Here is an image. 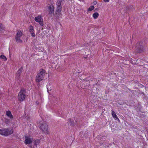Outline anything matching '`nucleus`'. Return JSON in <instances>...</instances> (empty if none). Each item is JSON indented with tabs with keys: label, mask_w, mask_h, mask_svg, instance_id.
<instances>
[{
	"label": "nucleus",
	"mask_w": 148,
	"mask_h": 148,
	"mask_svg": "<svg viewBox=\"0 0 148 148\" xmlns=\"http://www.w3.org/2000/svg\"><path fill=\"white\" fill-rule=\"evenodd\" d=\"M30 148H33V147H32V146H30Z\"/></svg>",
	"instance_id": "26"
},
{
	"label": "nucleus",
	"mask_w": 148,
	"mask_h": 148,
	"mask_svg": "<svg viewBox=\"0 0 148 148\" xmlns=\"http://www.w3.org/2000/svg\"><path fill=\"white\" fill-rule=\"evenodd\" d=\"M25 143L26 144H29L32 143V139L27 136H25Z\"/></svg>",
	"instance_id": "10"
},
{
	"label": "nucleus",
	"mask_w": 148,
	"mask_h": 148,
	"mask_svg": "<svg viewBox=\"0 0 148 148\" xmlns=\"http://www.w3.org/2000/svg\"><path fill=\"white\" fill-rule=\"evenodd\" d=\"M49 14L51 15V16L57 18L59 16V14L56 11L54 13V7L53 5H50L48 7Z\"/></svg>",
	"instance_id": "3"
},
{
	"label": "nucleus",
	"mask_w": 148,
	"mask_h": 148,
	"mask_svg": "<svg viewBox=\"0 0 148 148\" xmlns=\"http://www.w3.org/2000/svg\"><path fill=\"white\" fill-rule=\"evenodd\" d=\"M62 0H58L56 3V12L57 13L59 14V16L60 14V13L61 12L62 10V6L61 4Z\"/></svg>",
	"instance_id": "6"
},
{
	"label": "nucleus",
	"mask_w": 148,
	"mask_h": 148,
	"mask_svg": "<svg viewBox=\"0 0 148 148\" xmlns=\"http://www.w3.org/2000/svg\"><path fill=\"white\" fill-rule=\"evenodd\" d=\"M39 127L41 130L46 134L49 133L48 125L42 121H41L38 123Z\"/></svg>",
	"instance_id": "1"
},
{
	"label": "nucleus",
	"mask_w": 148,
	"mask_h": 148,
	"mask_svg": "<svg viewBox=\"0 0 148 148\" xmlns=\"http://www.w3.org/2000/svg\"><path fill=\"white\" fill-rule=\"evenodd\" d=\"M103 1L105 2H108L109 1V0H103Z\"/></svg>",
	"instance_id": "24"
},
{
	"label": "nucleus",
	"mask_w": 148,
	"mask_h": 148,
	"mask_svg": "<svg viewBox=\"0 0 148 148\" xmlns=\"http://www.w3.org/2000/svg\"><path fill=\"white\" fill-rule=\"evenodd\" d=\"M144 67L146 68H147V67H148V65L147 64H144Z\"/></svg>",
	"instance_id": "23"
},
{
	"label": "nucleus",
	"mask_w": 148,
	"mask_h": 148,
	"mask_svg": "<svg viewBox=\"0 0 148 148\" xmlns=\"http://www.w3.org/2000/svg\"><path fill=\"white\" fill-rule=\"evenodd\" d=\"M31 35L33 37H34L35 36V34L33 32H30Z\"/></svg>",
	"instance_id": "22"
},
{
	"label": "nucleus",
	"mask_w": 148,
	"mask_h": 148,
	"mask_svg": "<svg viewBox=\"0 0 148 148\" xmlns=\"http://www.w3.org/2000/svg\"><path fill=\"white\" fill-rule=\"evenodd\" d=\"M40 142V140L39 139H37L34 142V144L36 145H38Z\"/></svg>",
	"instance_id": "18"
},
{
	"label": "nucleus",
	"mask_w": 148,
	"mask_h": 148,
	"mask_svg": "<svg viewBox=\"0 0 148 148\" xmlns=\"http://www.w3.org/2000/svg\"><path fill=\"white\" fill-rule=\"evenodd\" d=\"M141 42L137 43L136 44V47L138 49L137 52L138 53L141 52L143 50V46Z\"/></svg>",
	"instance_id": "8"
},
{
	"label": "nucleus",
	"mask_w": 148,
	"mask_h": 148,
	"mask_svg": "<svg viewBox=\"0 0 148 148\" xmlns=\"http://www.w3.org/2000/svg\"><path fill=\"white\" fill-rule=\"evenodd\" d=\"M6 115L10 119H12L13 118V116L11 114V113L10 111H7L6 112Z\"/></svg>",
	"instance_id": "13"
},
{
	"label": "nucleus",
	"mask_w": 148,
	"mask_h": 148,
	"mask_svg": "<svg viewBox=\"0 0 148 148\" xmlns=\"http://www.w3.org/2000/svg\"><path fill=\"white\" fill-rule=\"evenodd\" d=\"M29 32H33V31H34L33 27L32 26H31L29 28Z\"/></svg>",
	"instance_id": "17"
},
{
	"label": "nucleus",
	"mask_w": 148,
	"mask_h": 148,
	"mask_svg": "<svg viewBox=\"0 0 148 148\" xmlns=\"http://www.w3.org/2000/svg\"><path fill=\"white\" fill-rule=\"evenodd\" d=\"M112 116L115 119V120H117L118 121H119V119L118 118L117 116L116 115L115 112L114 111H112Z\"/></svg>",
	"instance_id": "12"
},
{
	"label": "nucleus",
	"mask_w": 148,
	"mask_h": 148,
	"mask_svg": "<svg viewBox=\"0 0 148 148\" xmlns=\"http://www.w3.org/2000/svg\"><path fill=\"white\" fill-rule=\"evenodd\" d=\"M26 90L24 89H22L19 92L18 95V100L22 102L23 101L25 97Z\"/></svg>",
	"instance_id": "4"
},
{
	"label": "nucleus",
	"mask_w": 148,
	"mask_h": 148,
	"mask_svg": "<svg viewBox=\"0 0 148 148\" xmlns=\"http://www.w3.org/2000/svg\"><path fill=\"white\" fill-rule=\"evenodd\" d=\"M23 68L21 67L17 71V73L16 74V77H19L21 73H22L23 70Z\"/></svg>",
	"instance_id": "11"
},
{
	"label": "nucleus",
	"mask_w": 148,
	"mask_h": 148,
	"mask_svg": "<svg viewBox=\"0 0 148 148\" xmlns=\"http://www.w3.org/2000/svg\"><path fill=\"white\" fill-rule=\"evenodd\" d=\"M99 14L98 12L94 13L92 15L93 17L95 18H97L99 16Z\"/></svg>",
	"instance_id": "15"
},
{
	"label": "nucleus",
	"mask_w": 148,
	"mask_h": 148,
	"mask_svg": "<svg viewBox=\"0 0 148 148\" xmlns=\"http://www.w3.org/2000/svg\"><path fill=\"white\" fill-rule=\"evenodd\" d=\"M42 18L41 16L40 15H39L38 16L35 17L34 18V20L36 22L39 23L40 24L43 26V23L42 21Z\"/></svg>",
	"instance_id": "9"
},
{
	"label": "nucleus",
	"mask_w": 148,
	"mask_h": 148,
	"mask_svg": "<svg viewBox=\"0 0 148 148\" xmlns=\"http://www.w3.org/2000/svg\"><path fill=\"white\" fill-rule=\"evenodd\" d=\"M93 3L94 5H95L97 3V2L96 1H94L93 2Z\"/></svg>",
	"instance_id": "25"
},
{
	"label": "nucleus",
	"mask_w": 148,
	"mask_h": 148,
	"mask_svg": "<svg viewBox=\"0 0 148 148\" xmlns=\"http://www.w3.org/2000/svg\"><path fill=\"white\" fill-rule=\"evenodd\" d=\"M133 8V7L132 6H128L127 7V8L128 9H132Z\"/></svg>",
	"instance_id": "21"
},
{
	"label": "nucleus",
	"mask_w": 148,
	"mask_h": 148,
	"mask_svg": "<svg viewBox=\"0 0 148 148\" xmlns=\"http://www.w3.org/2000/svg\"><path fill=\"white\" fill-rule=\"evenodd\" d=\"M45 74V71L42 69L39 70V73L36 76V81L37 82H39L42 80L44 78Z\"/></svg>",
	"instance_id": "2"
},
{
	"label": "nucleus",
	"mask_w": 148,
	"mask_h": 148,
	"mask_svg": "<svg viewBox=\"0 0 148 148\" xmlns=\"http://www.w3.org/2000/svg\"><path fill=\"white\" fill-rule=\"evenodd\" d=\"M23 35V33L21 31H18L16 34L15 39L16 41L18 43H22V40L20 39V38Z\"/></svg>",
	"instance_id": "7"
},
{
	"label": "nucleus",
	"mask_w": 148,
	"mask_h": 148,
	"mask_svg": "<svg viewBox=\"0 0 148 148\" xmlns=\"http://www.w3.org/2000/svg\"><path fill=\"white\" fill-rule=\"evenodd\" d=\"M0 58L3 59L5 61H6L7 60L6 58L3 55H2L0 56Z\"/></svg>",
	"instance_id": "16"
},
{
	"label": "nucleus",
	"mask_w": 148,
	"mask_h": 148,
	"mask_svg": "<svg viewBox=\"0 0 148 148\" xmlns=\"http://www.w3.org/2000/svg\"><path fill=\"white\" fill-rule=\"evenodd\" d=\"M94 8L93 6H90L88 9V11H91Z\"/></svg>",
	"instance_id": "19"
},
{
	"label": "nucleus",
	"mask_w": 148,
	"mask_h": 148,
	"mask_svg": "<svg viewBox=\"0 0 148 148\" xmlns=\"http://www.w3.org/2000/svg\"><path fill=\"white\" fill-rule=\"evenodd\" d=\"M68 124L70 126H74V122L71 119H69L68 121Z\"/></svg>",
	"instance_id": "14"
},
{
	"label": "nucleus",
	"mask_w": 148,
	"mask_h": 148,
	"mask_svg": "<svg viewBox=\"0 0 148 148\" xmlns=\"http://www.w3.org/2000/svg\"><path fill=\"white\" fill-rule=\"evenodd\" d=\"M13 133V132L12 130H10L8 129H0V134L3 136H8Z\"/></svg>",
	"instance_id": "5"
},
{
	"label": "nucleus",
	"mask_w": 148,
	"mask_h": 148,
	"mask_svg": "<svg viewBox=\"0 0 148 148\" xmlns=\"http://www.w3.org/2000/svg\"><path fill=\"white\" fill-rule=\"evenodd\" d=\"M3 27V25L2 24H0V32H1L2 31L4 30Z\"/></svg>",
	"instance_id": "20"
}]
</instances>
